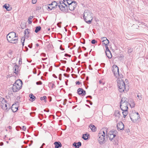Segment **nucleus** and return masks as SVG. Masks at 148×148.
Returning <instances> with one entry per match:
<instances>
[{
  "mask_svg": "<svg viewBox=\"0 0 148 148\" xmlns=\"http://www.w3.org/2000/svg\"><path fill=\"white\" fill-rule=\"evenodd\" d=\"M15 84H19V85L20 86H22V81L20 79H18V80H17L14 83Z\"/></svg>",
  "mask_w": 148,
  "mask_h": 148,
  "instance_id": "obj_26",
  "label": "nucleus"
},
{
  "mask_svg": "<svg viewBox=\"0 0 148 148\" xmlns=\"http://www.w3.org/2000/svg\"><path fill=\"white\" fill-rule=\"evenodd\" d=\"M77 52L78 53L82 52V51L81 49V48L80 47H79L78 48V50H77Z\"/></svg>",
  "mask_w": 148,
  "mask_h": 148,
  "instance_id": "obj_46",
  "label": "nucleus"
},
{
  "mask_svg": "<svg viewBox=\"0 0 148 148\" xmlns=\"http://www.w3.org/2000/svg\"><path fill=\"white\" fill-rule=\"evenodd\" d=\"M120 103H128L127 99L125 97H122Z\"/></svg>",
  "mask_w": 148,
  "mask_h": 148,
  "instance_id": "obj_18",
  "label": "nucleus"
},
{
  "mask_svg": "<svg viewBox=\"0 0 148 148\" xmlns=\"http://www.w3.org/2000/svg\"><path fill=\"white\" fill-rule=\"evenodd\" d=\"M22 129L24 131H25L26 130V127H25V126H23V128H22Z\"/></svg>",
  "mask_w": 148,
  "mask_h": 148,
  "instance_id": "obj_60",
  "label": "nucleus"
},
{
  "mask_svg": "<svg viewBox=\"0 0 148 148\" xmlns=\"http://www.w3.org/2000/svg\"><path fill=\"white\" fill-rule=\"evenodd\" d=\"M7 38L8 41H10L15 38H18V36H16V33L12 32L9 33L7 35Z\"/></svg>",
  "mask_w": 148,
  "mask_h": 148,
  "instance_id": "obj_5",
  "label": "nucleus"
},
{
  "mask_svg": "<svg viewBox=\"0 0 148 148\" xmlns=\"http://www.w3.org/2000/svg\"><path fill=\"white\" fill-rule=\"evenodd\" d=\"M22 59L20 58L19 60V64H21L22 63Z\"/></svg>",
  "mask_w": 148,
  "mask_h": 148,
  "instance_id": "obj_52",
  "label": "nucleus"
},
{
  "mask_svg": "<svg viewBox=\"0 0 148 148\" xmlns=\"http://www.w3.org/2000/svg\"><path fill=\"white\" fill-rule=\"evenodd\" d=\"M33 18V16H29V17L28 19V23L29 24H31L32 23V19Z\"/></svg>",
  "mask_w": 148,
  "mask_h": 148,
  "instance_id": "obj_35",
  "label": "nucleus"
},
{
  "mask_svg": "<svg viewBox=\"0 0 148 148\" xmlns=\"http://www.w3.org/2000/svg\"><path fill=\"white\" fill-rule=\"evenodd\" d=\"M112 69L114 76L116 78H118L122 77V75L119 73V68L116 65L114 64L113 66Z\"/></svg>",
  "mask_w": 148,
  "mask_h": 148,
  "instance_id": "obj_2",
  "label": "nucleus"
},
{
  "mask_svg": "<svg viewBox=\"0 0 148 148\" xmlns=\"http://www.w3.org/2000/svg\"><path fill=\"white\" fill-rule=\"evenodd\" d=\"M118 133L117 131L114 130H110L108 133V134H114L116 135Z\"/></svg>",
  "mask_w": 148,
  "mask_h": 148,
  "instance_id": "obj_20",
  "label": "nucleus"
},
{
  "mask_svg": "<svg viewBox=\"0 0 148 148\" xmlns=\"http://www.w3.org/2000/svg\"><path fill=\"white\" fill-rule=\"evenodd\" d=\"M6 103V101L3 98L1 102L0 106L3 109L7 111L8 108Z\"/></svg>",
  "mask_w": 148,
  "mask_h": 148,
  "instance_id": "obj_7",
  "label": "nucleus"
},
{
  "mask_svg": "<svg viewBox=\"0 0 148 148\" xmlns=\"http://www.w3.org/2000/svg\"><path fill=\"white\" fill-rule=\"evenodd\" d=\"M43 115L42 114H39L38 115V117L40 119H42V118Z\"/></svg>",
  "mask_w": 148,
  "mask_h": 148,
  "instance_id": "obj_47",
  "label": "nucleus"
},
{
  "mask_svg": "<svg viewBox=\"0 0 148 148\" xmlns=\"http://www.w3.org/2000/svg\"><path fill=\"white\" fill-rule=\"evenodd\" d=\"M37 0H32V3L33 4H35L37 2Z\"/></svg>",
  "mask_w": 148,
  "mask_h": 148,
  "instance_id": "obj_51",
  "label": "nucleus"
},
{
  "mask_svg": "<svg viewBox=\"0 0 148 148\" xmlns=\"http://www.w3.org/2000/svg\"><path fill=\"white\" fill-rule=\"evenodd\" d=\"M50 85L51 86V87L52 88L54 87V86H55V85L54 84L52 83H50Z\"/></svg>",
  "mask_w": 148,
  "mask_h": 148,
  "instance_id": "obj_50",
  "label": "nucleus"
},
{
  "mask_svg": "<svg viewBox=\"0 0 148 148\" xmlns=\"http://www.w3.org/2000/svg\"><path fill=\"white\" fill-rule=\"evenodd\" d=\"M73 146L75 147V148H78V146H77V143L76 142H74L73 144Z\"/></svg>",
  "mask_w": 148,
  "mask_h": 148,
  "instance_id": "obj_39",
  "label": "nucleus"
},
{
  "mask_svg": "<svg viewBox=\"0 0 148 148\" xmlns=\"http://www.w3.org/2000/svg\"><path fill=\"white\" fill-rule=\"evenodd\" d=\"M41 56H42L44 57H45L46 56V54L44 53H42L41 54Z\"/></svg>",
  "mask_w": 148,
  "mask_h": 148,
  "instance_id": "obj_57",
  "label": "nucleus"
},
{
  "mask_svg": "<svg viewBox=\"0 0 148 148\" xmlns=\"http://www.w3.org/2000/svg\"><path fill=\"white\" fill-rule=\"evenodd\" d=\"M89 136V135L87 134H83L82 136V138L85 140H87L88 138V137Z\"/></svg>",
  "mask_w": 148,
  "mask_h": 148,
  "instance_id": "obj_23",
  "label": "nucleus"
},
{
  "mask_svg": "<svg viewBox=\"0 0 148 148\" xmlns=\"http://www.w3.org/2000/svg\"><path fill=\"white\" fill-rule=\"evenodd\" d=\"M106 55L107 56V57L109 58H111L112 57V56L111 52L110 53H108V54Z\"/></svg>",
  "mask_w": 148,
  "mask_h": 148,
  "instance_id": "obj_38",
  "label": "nucleus"
},
{
  "mask_svg": "<svg viewBox=\"0 0 148 148\" xmlns=\"http://www.w3.org/2000/svg\"><path fill=\"white\" fill-rule=\"evenodd\" d=\"M115 116H117L119 118V117L120 115L119 112L118 110L115 112Z\"/></svg>",
  "mask_w": 148,
  "mask_h": 148,
  "instance_id": "obj_33",
  "label": "nucleus"
},
{
  "mask_svg": "<svg viewBox=\"0 0 148 148\" xmlns=\"http://www.w3.org/2000/svg\"><path fill=\"white\" fill-rule=\"evenodd\" d=\"M58 4L55 1H53L51 3L49 4L48 6V9H49L51 10L52 9H55L57 8Z\"/></svg>",
  "mask_w": 148,
  "mask_h": 148,
  "instance_id": "obj_6",
  "label": "nucleus"
},
{
  "mask_svg": "<svg viewBox=\"0 0 148 148\" xmlns=\"http://www.w3.org/2000/svg\"><path fill=\"white\" fill-rule=\"evenodd\" d=\"M134 114H136L138 117H140V115L138 112H134L133 113Z\"/></svg>",
  "mask_w": 148,
  "mask_h": 148,
  "instance_id": "obj_59",
  "label": "nucleus"
},
{
  "mask_svg": "<svg viewBox=\"0 0 148 148\" xmlns=\"http://www.w3.org/2000/svg\"><path fill=\"white\" fill-rule=\"evenodd\" d=\"M105 39H104L102 41V42H103V44L106 46V45H108L109 44V40L107 39V38H104Z\"/></svg>",
  "mask_w": 148,
  "mask_h": 148,
  "instance_id": "obj_27",
  "label": "nucleus"
},
{
  "mask_svg": "<svg viewBox=\"0 0 148 148\" xmlns=\"http://www.w3.org/2000/svg\"><path fill=\"white\" fill-rule=\"evenodd\" d=\"M25 40V38L24 37H23L22 38L21 40V42H22V45L23 46L24 45V42Z\"/></svg>",
  "mask_w": 148,
  "mask_h": 148,
  "instance_id": "obj_37",
  "label": "nucleus"
},
{
  "mask_svg": "<svg viewBox=\"0 0 148 148\" xmlns=\"http://www.w3.org/2000/svg\"><path fill=\"white\" fill-rule=\"evenodd\" d=\"M116 81L119 91L121 92H123L125 89V85L124 81L121 77L117 78Z\"/></svg>",
  "mask_w": 148,
  "mask_h": 148,
  "instance_id": "obj_1",
  "label": "nucleus"
},
{
  "mask_svg": "<svg viewBox=\"0 0 148 148\" xmlns=\"http://www.w3.org/2000/svg\"><path fill=\"white\" fill-rule=\"evenodd\" d=\"M19 66L16 64L14 66L13 70H14V73L16 75H17L18 74V71H19Z\"/></svg>",
  "mask_w": 148,
  "mask_h": 148,
  "instance_id": "obj_15",
  "label": "nucleus"
},
{
  "mask_svg": "<svg viewBox=\"0 0 148 148\" xmlns=\"http://www.w3.org/2000/svg\"><path fill=\"white\" fill-rule=\"evenodd\" d=\"M58 4V7L60 10L62 12H66L68 10L67 5L66 4V3L62 2Z\"/></svg>",
  "mask_w": 148,
  "mask_h": 148,
  "instance_id": "obj_4",
  "label": "nucleus"
},
{
  "mask_svg": "<svg viewBox=\"0 0 148 148\" xmlns=\"http://www.w3.org/2000/svg\"><path fill=\"white\" fill-rule=\"evenodd\" d=\"M29 97L30 99H31L32 101H34L36 99V97L34 96L33 94L32 93L30 94Z\"/></svg>",
  "mask_w": 148,
  "mask_h": 148,
  "instance_id": "obj_29",
  "label": "nucleus"
},
{
  "mask_svg": "<svg viewBox=\"0 0 148 148\" xmlns=\"http://www.w3.org/2000/svg\"><path fill=\"white\" fill-rule=\"evenodd\" d=\"M77 146H78V148H79V147H80L82 145V143L81 142H78L77 143Z\"/></svg>",
  "mask_w": 148,
  "mask_h": 148,
  "instance_id": "obj_40",
  "label": "nucleus"
},
{
  "mask_svg": "<svg viewBox=\"0 0 148 148\" xmlns=\"http://www.w3.org/2000/svg\"><path fill=\"white\" fill-rule=\"evenodd\" d=\"M70 71V69L69 67H67V68L66 71L67 72H69Z\"/></svg>",
  "mask_w": 148,
  "mask_h": 148,
  "instance_id": "obj_54",
  "label": "nucleus"
},
{
  "mask_svg": "<svg viewBox=\"0 0 148 148\" xmlns=\"http://www.w3.org/2000/svg\"><path fill=\"white\" fill-rule=\"evenodd\" d=\"M128 103H120V107L122 110L128 109Z\"/></svg>",
  "mask_w": 148,
  "mask_h": 148,
  "instance_id": "obj_11",
  "label": "nucleus"
},
{
  "mask_svg": "<svg viewBox=\"0 0 148 148\" xmlns=\"http://www.w3.org/2000/svg\"><path fill=\"white\" fill-rule=\"evenodd\" d=\"M97 42L95 39L92 40L91 42V43L93 44H95L96 43H97Z\"/></svg>",
  "mask_w": 148,
  "mask_h": 148,
  "instance_id": "obj_41",
  "label": "nucleus"
},
{
  "mask_svg": "<svg viewBox=\"0 0 148 148\" xmlns=\"http://www.w3.org/2000/svg\"><path fill=\"white\" fill-rule=\"evenodd\" d=\"M105 136H103V134H99L98 135L99 137L98 138V140L99 143L101 144H103L105 142V140L104 138Z\"/></svg>",
  "mask_w": 148,
  "mask_h": 148,
  "instance_id": "obj_9",
  "label": "nucleus"
},
{
  "mask_svg": "<svg viewBox=\"0 0 148 148\" xmlns=\"http://www.w3.org/2000/svg\"><path fill=\"white\" fill-rule=\"evenodd\" d=\"M41 9V7H40V6H38V7H37L36 8V10H39L40 9Z\"/></svg>",
  "mask_w": 148,
  "mask_h": 148,
  "instance_id": "obj_63",
  "label": "nucleus"
},
{
  "mask_svg": "<svg viewBox=\"0 0 148 148\" xmlns=\"http://www.w3.org/2000/svg\"><path fill=\"white\" fill-rule=\"evenodd\" d=\"M21 88L19 87V86H17L16 84H14L12 87V89L14 92H16L18 91Z\"/></svg>",
  "mask_w": 148,
  "mask_h": 148,
  "instance_id": "obj_14",
  "label": "nucleus"
},
{
  "mask_svg": "<svg viewBox=\"0 0 148 148\" xmlns=\"http://www.w3.org/2000/svg\"><path fill=\"white\" fill-rule=\"evenodd\" d=\"M133 51V49H131V48H130L128 49V52L129 53H131V52H132Z\"/></svg>",
  "mask_w": 148,
  "mask_h": 148,
  "instance_id": "obj_42",
  "label": "nucleus"
},
{
  "mask_svg": "<svg viewBox=\"0 0 148 148\" xmlns=\"http://www.w3.org/2000/svg\"><path fill=\"white\" fill-rule=\"evenodd\" d=\"M32 44L31 43L28 45V47L30 48H32Z\"/></svg>",
  "mask_w": 148,
  "mask_h": 148,
  "instance_id": "obj_56",
  "label": "nucleus"
},
{
  "mask_svg": "<svg viewBox=\"0 0 148 148\" xmlns=\"http://www.w3.org/2000/svg\"><path fill=\"white\" fill-rule=\"evenodd\" d=\"M35 114V112H32L30 113V115L32 116H34Z\"/></svg>",
  "mask_w": 148,
  "mask_h": 148,
  "instance_id": "obj_45",
  "label": "nucleus"
},
{
  "mask_svg": "<svg viewBox=\"0 0 148 148\" xmlns=\"http://www.w3.org/2000/svg\"><path fill=\"white\" fill-rule=\"evenodd\" d=\"M99 83L100 84H102L103 85L105 84L104 82H103L102 81H101V80H100L99 81Z\"/></svg>",
  "mask_w": 148,
  "mask_h": 148,
  "instance_id": "obj_61",
  "label": "nucleus"
},
{
  "mask_svg": "<svg viewBox=\"0 0 148 148\" xmlns=\"http://www.w3.org/2000/svg\"><path fill=\"white\" fill-rule=\"evenodd\" d=\"M18 108L16 104H13L11 107V109L13 112H15L18 110Z\"/></svg>",
  "mask_w": 148,
  "mask_h": 148,
  "instance_id": "obj_16",
  "label": "nucleus"
},
{
  "mask_svg": "<svg viewBox=\"0 0 148 148\" xmlns=\"http://www.w3.org/2000/svg\"><path fill=\"white\" fill-rule=\"evenodd\" d=\"M116 135L114 134H108V136L110 140H112L113 138L116 136Z\"/></svg>",
  "mask_w": 148,
  "mask_h": 148,
  "instance_id": "obj_25",
  "label": "nucleus"
},
{
  "mask_svg": "<svg viewBox=\"0 0 148 148\" xmlns=\"http://www.w3.org/2000/svg\"><path fill=\"white\" fill-rule=\"evenodd\" d=\"M41 29V27L40 26H37L36 27V29L35 30V32L37 33Z\"/></svg>",
  "mask_w": 148,
  "mask_h": 148,
  "instance_id": "obj_30",
  "label": "nucleus"
},
{
  "mask_svg": "<svg viewBox=\"0 0 148 148\" xmlns=\"http://www.w3.org/2000/svg\"><path fill=\"white\" fill-rule=\"evenodd\" d=\"M42 83V82L41 81H39L37 82H36V84L37 85H41Z\"/></svg>",
  "mask_w": 148,
  "mask_h": 148,
  "instance_id": "obj_44",
  "label": "nucleus"
},
{
  "mask_svg": "<svg viewBox=\"0 0 148 148\" xmlns=\"http://www.w3.org/2000/svg\"><path fill=\"white\" fill-rule=\"evenodd\" d=\"M12 40L8 42L11 43L16 44L18 42V38H16L15 39L14 38Z\"/></svg>",
  "mask_w": 148,
  "mask_h": 148,
  "instance_id": "obj_19",
  "label": "nucleus"
},
{
  "mask_svg": "<svg viewBox=\"0 0 148 148\" xmlns=\"http://www.w3.org/2000/svg\"><path fill=\"white\" fill-rule=\"evenodd\" d=\"M3 7L6 9L7 10L9 11L10 10V9H8V8H9V6H8L6 4H5L3 6Z\"/></svg>",
  "mask_w": 148,
  "mask_h": 148,
  "instance_id": "obj_36",
  "label": "nucleus"
},
{
  "mask_svg": "<svg viewBox=\"0 0 148 148\" xmlns=\"http://www.w3.org/2000/svg\"><path fill=\"white\" fill-rule=\"evenodd\" d=\"M116 126L118 130H121L123 129L124 125L122 122H120L117 124Z\"/></svg>",
  "mask_w": 148,
  "mask_h": 148,
  "instance_id": "obj_13",
  "label": "nucleus"
},
{
  "mask_svg": "<svg viewBox=\"0 0 148 148\" xmlns=\"http://www.w3.org/2000/svg\"><path fill=\"white\" fill-rule=\"evenodd\" d=\"M64 75L65 77H69V75H68L66 73H64Z\"/></svg>",
  "mask_w": 148,
  "mask_h": 148,
  "instance_id": "obj_62",
  "label": "nucleus"
},
{
  "mask_svg": "<svg viewBox=\"0 0 148 148\" xmlns=\"http://www.w3.org/2000/svg\"><path fill=\"white\" fill-rule=\"evenodd\" d=\"M64 56H69L70 57H71V55H69L67 53L65 54L64 55Z\"/></svg>",
  "mask_w": 148,
  "mask_h": 148,
  "instance_id": "obj_55",
  "label": "nucleus"
},
{
  "mask_svg": "<svg viewBox=\"0 0 148 148\" xmlns=\"http://www.w3.org/2000/svg\"><path fill=\"white\" fill-rule=\"evenodd\" d=\"M33 72L34 73V74H36V70L35 68H34V69Z\"/></svg>",
  "mask_w": 148,
  "mask_h": 148,
  "instance_id": "obj_58",
  "label": "nucleus"
},
{
  "mask_svg": "<svg viewBox=\"0 0 148 148\" xmlns=\"http://www.w3.org/2000/svg\"><path fill=\"white\" fill-rule=\"evenodd\" d=\"M74 1H73L71 0H66V1H64V3H66L69 5V4H71L72 3H73Z\"/></svg>",
  "mask_w": 148,
  "mask_h": 148,
  "instance_id": "obj_32",
  "label": "nucleus"
},
{
  "mask_svg": "<svg viewBox=\"0 0 148 148\" xmlns=\"http://www.w3.org/2000/svg\"><path fill=\"white\" fill-rule=\"evenodd\" d=\"M40 99L41 101L44 100V101L46 102L47 101V97L45 96L42 97H40Z\"/></svg>",
  "mask_w": 148,
  "mask_h": 148,
  "instance_id": "obj_34",
  "label": "nucleus"
},
{
  "mask_svg": "<svg viewBox=\"0 0 148 148\" xmlns=\"http://www.w3.org/2000/svg\"><path fill=\"white\" fill-rule=\"evenodd\" d=\"M77 4L75 1L69 5V9L71 11H73L74 10L77 6Z\"/></svg>",
  "mask_w": 148,
  "mask_h": 148,
  "instance_id": "obj_10",
  "label": "nucleus"
},
{
  "mask_svg": "<svg viewBox=\"0 0 148 148\" xmlns=\"http://www.w3.org/2000/svg\"><path fill=\"white\" fill-rule=\"evenodd\" d=\"M114 143L115 145H118V141H116L115 142H114Z\"/></svg>",
  "mask_w": 148,
  "mask_h": 148,
  "instance_id": "obj_64",
  "label": "nucleus"
},
{
  "mask_svg": "<svg viewBox=\"0 0 148 148\" xmlns=\"http://www.w3.org/2000/svg\"><path fill=\"white\" fill-rule=\"evenodd\" d=\"M54 144L55 145V148H59L61 147L62 146V144L59 142H55L54 143Z\"/></svg>",
  "mask_w": 148,
  "mask_h": 148,
  "instance_id": "obj_17",
  "label": "nucleus"
},
{
  "mask_svg": "<svg viewBox=\"0 0 148 148\" xmlns=\"http://www.w3.org/2000/svg\"><path fill=\"white\" fill-rule=\"evenodd\" d=\"M83 17L84 21L88 24H91L93 18L91 16L90 14H89L87 12H84Z\"/></svg>",
  "mask_w": 148,
  "mask_h": 148,
  "instance_id": "obj_3",
  "label": "nucleus"
},
{
  "mask_svg": "<svg viewBox=\"0 0 148 148\" xmlns=\"http://www.w3.org/2000/svg\"><path fill=\"white\" fill-rule=\"evenodd\" d=\"M137 97L140 99L141 100L142 98L141 95L140 94L139 95H137Z\"/></svg>",
  "mask_w": 148,
  "mask_h": 148,
  "instance_id": "obj_43",
  "label": "nucleus"
},
{
  "mask_svg": "<svg viewBox=\"0 0 148 148\" xmlns=\"http://www.w3.org/2000/svg\"><path fill=\"white\" fill-rule=\"evenodd\" d=\"M67 99H65L64 100L63 103V105H66V102H67Z\"/></svg>",
  "mask_w": 148,
  "mask_h": 148,
  "instance_id": "obj_48",
  "label": "nucleus"
},
{
  "mask_svg": "<svg viewBox=\"0 0 148 148\" xmlns=\"http://www.w3.org/2000/svg\"><path fill=\"white\" fill-rule=\"evenodd\" d=\"M128 104L130 105L131 108L134 107L135 105V102L132 100L130 101V103H128Z\"/></svg>",
  "mask_w": 148,
  "mask_h": 148,
  "instance_id": "obj_21",
  "label": "nucleus"
},
{
  "mask_svg": "<svg viewBox=\"0 0 148 148\" xmlns=\"http://www.w3.org/2000/svg\"><path fill=\"white\" fill-rule=\"evenodd\" d=\"M130 117L131 120L133 122L136 121L140 118V117L138 116L136 114L133 113L130 114Z\"/></svg>",
  "mask_w": 148,
  "mask_h": 148,
  "instance_id": "obj_8",
  "label": "nucleus"
},
{
  "mask_svg": "<svg viewBox=\"0 0 148 148\" xmlns=\"http://www.w3.org/2000/svg\"><path fill=\"white\" fill-rule=\"evenodd\" d=\"M105 48L106 49V55L108 54V53H110V51L109 49V48L108 47V45H106V46H105Z\"/></svg>",
  "mask_w": 148,
  "mask_h": 148,
  "instance_id": "obj_28",
  "label": "nucleus"
},
{
  "mask_svg": "<svg viewBox=\"0 0 148 148\" xmlns=\"http://www.w3.org/2000/svg\"><path fill=\"white\" fill-rule=\"evenodd\" d=\"M86 101L87 102H89L90 104V105H92V103L90 101V100H87Z\"/></svg>",
  "mask_w": 148,
  "mask_h": 148,
  "instance_id": "obj_53",
  "label": "nucleus"
},
{
  "mask_svg": "<svg viewBox=\"0 0 148 148\" xmlns=\"http://www.w3.org/2000/svg\"><path fill=\"white\" fill-rule=\"evenodd\" d=\"M59 79L60 80H62V74H61L59 75Z\"/></svg>",
  "mask_w": 148,
  "mask_h": 148,
  "instance_id": "obj_49",
  "label": "nucleus"
},
{
  "mask_svg": "<svg viewBox=\"0 0 148 148\" xmlns=\"http://www.w3.org/2000/svg\"><path fill=\"white\" fill-rule=\"evenodd\" d=\"M77 92L79 95L82 96L85 95L86 94V91L82 88H79L77 90Z\"/></svg>",
  "mask_w": 148,
  "mask_h": 148,
  "instance_id": "obj_12",
  "label": "nucleus"
},
{
  "mask_svg": "<svg viewBox=\"0 0 148 148\" xmlns=\"http://www.w3.org/2000/svg\"><path fill=\"white\" fill-rule=\"evenodd\" d=\"M30 30L28 29H26L25 31V35H27V36H28Z\"/></svg>",
  "mask_w": 148,
  "mask_h": 148,
  "instance_id": "obj_31",
  "label": "nucleus"
},
{
  "mask_svg": "<svg viewBox=\"0 0 148 148\" xmlns=\"http://www.w3.org/2000/svg\"><path fill=\"white\" fill-rule=\"evenodd\" d=\"M90 127L93 132H95L96 131V127H95V125L92 124H90Z\"/></svg>",
  "mask_w": 148,
  "mask_h": 148,
  "instance_id": "obj_24",
  "label": "nucleus"
},
{
  "mask_svg": "<svg viewBox=\"0 0 148 148\" xmlns=\"http://www.w3.org/2000/svg\"><path fill=\"white\" fill-rule=\"evenodd\" d=\"M127 110L128 109H126L122 110L123 111L122 112V113L124 118H125L126 116L128 114V112Z\"/></svg>",
  "mask_w": 148,
  "mask_h": 148,
  "instance_id": "obj_22",
  "label": "nucleus"
}]
</instances>
